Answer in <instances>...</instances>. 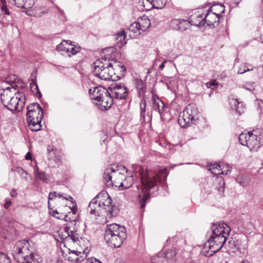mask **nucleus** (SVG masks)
I'll list each match as a JSON object with an SVG mask.
<instances>
[{
    "instance_id": "nucleus-1",
    "label": "nucleus",
    "mask_w": 263,
    "mask_h": 263,
    "mask_svg": "<svg viewBox=\"0 0 263 263\" xmlns=\"http://www.w3.org/2000/svg\"><path fill=\"white\" fill-rule=\"evenodd\" d=\"M133 169L135 175L140 178L142 185L141 193L138 195V199L141 208H143L145 205L146 200L149 197L148 191L156 187L158 183L165 184L168 173L166 168L159 171L147 170L144 172L139 165L133 166Z\"/></svg>"
},
{
    "instance_id": "nucleus-2",
    "label": "nucleus",
    "mask_w": 263,
    "mask_h": 263,
    "mask_svg": "<svg viewBox=\"0 0 263 263\" xmlns=\"http://www.w3.org/2000/svg\"><path fill=\"white\" fill-rule=\"evenodd\" d=\"M93 65L95 75L105 81H116L117 78L123 76L126 71V67L121 62H110L106 59L97 60Z\"/></svg>"
},
{
    "instance_id": "nucleus-3",
    "label": "nucleus",
    "mask_w": 263,
    "mask_h": 263,
    "mask_svg": "<svg viewBox=\"0 0 263 263\" xmlns=\"http://www.w3.org/2000/svg\"><path fill=\"white\" fill-rule=\"evenodd\" d=\"M212 234L203 247L205 256H212L220 250L225 243L230 232V227L224 222L214 223L212 227Z\"/></svg>"
},
{
    "instance_id": "nucleus-4",
    "label": "nucleus",
    "mask_w": 263,
    "mask_h": 263,
    "mask_svg": "<svg viewBox=\"0 0 263 263\" xmlns=\"http://www.w3.org/2000/svg\"><path fill=\"white\" fill-rule=\"evenodd\" d=\"M88 210L91 214L100 216L106 213L107 218L116 216L118 210L112 204V200L108 193L102 191L90 202Z\"/></svg>"
},
{
    "instance_id": "nucleus-5",
    "label": "nucleus",
    "mask_w": 263,
    "mask_h": 263,
    "mask_svg": "<svg viewBox=\"0 0 263 263\" xmlns=\"http://www.w3.org/2000/svg\"><path fill=\"white\" fill-rule=\"evenodd\" d=\"M28 241L23 240L16 242L13 249V256L19 263H40L41 258L29 249Z\"/></svg>"
},
{
    "instance_id": "nucleus-6",
    "label": "nucleus",
    "mask_w": 263,
    "mask_h": 263,
    "mask_svg": "<svg viewBox=\"0 0 263 263\" xmlns=\"http://www.w3.org/2000/svg\"><path fill=\"white\" fill-rule=\"evenodd\" d=\"M93 103L101 110H107L114 104V97L107 89L98 86L91 87L89 90Z\"/></svg>"
},
{
    "instance_id": "nucleus-7",
    "label": "nucleus",
    "mask_w": 263,
    "mask_h": 263,
    "mask_svg": "<svg viewBox=\"0 0 263 263\" xmlns=\"http://www.w3.org/2000/svg\"><path fill=\"white\" fill-rule=\"evenodd\" d=\"M124 227L116 223L107 224L104 233V240L112 248H119L126 238Z\"/></svg>"
},
{
    "instance_id": "nucleus-8",
    "label": "nucleus",
    "mask_w": 263,
    "mask_h": 263,
    "mask_svg": "<svg viewBox=\"0 0 263 263\" xmlns=\"http://www.w3.org/2000/svg\"><path fill=\"white\" fill-rule=\"evenodd\" d=\"M127 173V170L125 166L122 165L112 164L105 169L103 179L108 187L115 186L119 188L125 174Z\"/></svg>"
},
{
    "instance_id": "nucleus-9",
    "label": "nucleus",
    "mask_w": 263,
    "mask_h": 263,
    "mask_svg": "<svg viewBox=\"0 0 263 263\" xmlns=\"http://www.w3.org/2000/svg\"><path fill=\"white\" fill-rule=\"evenodd\" d=\"M239 140L242 145L247 146L252 152H255L263 143V133L259 129L242 132L239 136Z\"/></svg>"
},
{
    "instance_id": "nucleus-10",
    "label": "nucleus",
    "mask_w": 263,
    "mask_h": 263,
    "mask_svg": "<svg viewBox=\"0 0 263 263\" xmlns=\"http://www.w3.org/2000/svg\"><path fill=\"white\" fill-rule=\"evenodd\" d=\"M198 110L196 105L190 104L180 113L178 123L182 127H186L198 119Z\"/></svg>"
},
{
    "instance_id": "nucleus-11",
    "label": "nucleus",
    "mask_w": 263,
    "mask_h": 263,
    "mask_svg": "<svg viewBox=\"0 0 263 263\" xmlns=\"http://www.w3.org/2000/svg\"><path fill=\"white\" fill-rule=\"evenodd\" d=\"M25 103V97L24 93L18 91L4 105L10 110L20 111L23 109Z\"/></svg>"
},
{
    "instance_id": "nucleus-12",
    "label": "nucleus",
    "mask_w": 263,
    "mask_h": 263,
    "mask_svg": "<svg viewBox=\"0 0 263 263\" xmlns=\"http://www.w3.org/2000/svg\"><path fill=\"white\" fill-rule=\"evenodd\" d=\"M215 8L219 9L221 13L224 12V6L222 5H214V7H211L204 16L205 23H206L208 26H214L215 24H218L220 18L219 14L216 12H213Z\"/></svg>"
},
{
    "instance_id": "nucleus-13",
    "label": "nucleus",
    "mask_w": 263,
    "mask_h": 263,
    "mask_svg": "<svg viewBox=\"0 0 263 263\" xmlns=\"http://www.w3.org/2000/svg\"><path fill=\"white\" fill-rule=\"evenodd\" d=\"M15 80L16 76L15 75L10 76L6 79V81L11 85V87H7L1 94V101L4 104L8 102L9 100L13 97V95H15V93L17 92H15L16 87H17L15 84Z\"/></svg>"
},
{
    "instance_id": "nucleus-14",
    "label": "nucleus",
    "mask_w": 263,
    "mask_h": 263,
    "mask_svg": "<svg viewBox=\"0 0 263 263\" xmlns=\"http://www.w3.org/2000/svg\"><path fill=\"white\" fill-rule=\"evenodd\" d=\"M27 120L31 121L42 120L43 111L41 106L37 103H31L27 106Z\"/></svg>"
},
{
    "instance_id": "nucleus-15",
    "label": "nucleus",
    "mask_w": 263,
    "mask_h": 263,
    "mask_svg": "<svg viewBox=\"0 0 263 263\" xmlns=\"http://www.w3.org/2000/svg\"><path fill=\"white\" fill-rule=\"evenodd\" d=\"M109 89L115 99H125L128 94L127 87L122 83L112 84Z\"/></svg>"
},
{
    "instance_id": "nucleus-16",
    "label": "nucleus",
    "mask_w": 263,
    "mask_h": 263,
    "mask_svg": "<svg viewBox=\"0 0 263 263\" xmlns=\"http://www.w3.org/2000/svg\"><path fill=\"white\" fill-rule=\"evenodd\" d=\"M82 252L76 250L70 251L68 256V260L72 263H80L84 261L88 253V247L82 248Z\"/></svg>"
},
{
    "instance_id": "nucleus-17",
    "label": "nucleus",
    "mask_w": 263,
    "mask_h": 263,
    "mask_svg": "<svg viewBox=\"0 0 263 263\" xmlns=\"http://www.w3.org/2000/svg\"><path fill=\"white\" fill-rule=\"evenodd\" d=\"M170 26L173 29L183 32L190 29L191 26L189 20L175 18L170 22Z\"/></svg>"
},
{
    "instance_id": "nucleus-18",
    "label": "nucleus",
    "mask_w": 263,
    "mask_h": 263,
    "mask_svg": "<svg viewBox=\"0 0 263 263\" xmlns=\"http://www.w3.org/2000/svg\"><path fill=\"white\" fill-rule=\"evenodd\" d=\"M143 8L146 10H150L152 8L161 9L166 4V0H140Z\"/></svg>"
},
{
    "instance_id": "nucleus-19",
    "label": "nucleus",
    "mask_w": 263,
    "mask_h": 263,
    "mask_svg": "<svg viewBox=\"0 0 263 263\" xmlns=\"http://www.w3.org/2000/svg\"><path fill=\"white\" fill-rule=\"evenodd\" d=\"M152 102V109L155 111H157L162 118L165 108L164 104L156 95H153Z\"/></svg>"
},
{
    "instance_id": "nucleus-20",
    "label": "nucleus",
    "mask_w": 263,
    "mask_h": 263,
    "mask_svg": "<svg viewBox=\"0 0 263 263\" xmlns=\"http://www.w3.org/2000/svg\"><path fill=\"white\" fill-rule=\"evenodd\" d=\"M189 21L191 26L194 25L201 27L205 24L204 16L202 14H194L190 16Z\"/></svg>"
},
{
    "instance_id": "nucleus-21",
    "label": "nucleus",
    "mask_w": 263,
    "mask_h": 263,
    "mask_svg": "<svg viewBox=\"0 0 263 263\" xmlns=\"http://www.w3.org/2000/svg\"><path fill=\"white\" fill-rule=\"evenodd\" d=\"M230 104L231 105L232 109H234L238 115H240L241 113L244 112L245 106L242 103L239 101L238 99H230Z\"/></svg>"
},
{
    "instance_id": "nucleus-22",
    "label": "nucleus",
    "mask_w": 263,
    "mask_h": 263,
    "mask_svg": "<svg viewBox=\"0 0 263 263\" xmlns=\"http://www.w3.org/2000/svg\"><path fill=\"white\" fill-rule=\"evenodd\" d=\"M30 0H9V2L12 5H14L18 8L28 9L31 8L33 6Z\"/></svg>"
},
{
    "instance_id": "nucleus-23",
    "label": "nucleus",
    "mask_w": 263,
    "mask_h": 263,
    "mask_svg": "<svg viewBox=\"0 0 263 263\" xmlns=\"http://www.w3.org/2000/svg\"><path fill=\"white\" fill-rule=\"evenodd\" d=\"M128 31L129 36L133 38L138 37L143 32L137 22H135L129 26Z\"/></svg>"
},
{
    "instance_id": "nucleus-24",
    "label": "nucleus",
    "mask_w": 263,
    "mask_h": 263,
    "mask_svg": "<svg viewBox=\"0 0 263 263\" xmlns=\"http://www.w3.org/2000/svg\"><path fill=\"white\" fill-rule=\"evenodd\" d=\"M214 187L218 191L219 194L222 195L225 189V182L223 178L220 177H216L214 181Z\"/></svg>"
},
{
    "instance_id": "nucleus-25",
    "label": "nucleus",
    "mask_w": 263,
    "mask_h": 263,
    "mask_svg": "<svg viewBox=\"0 0 263 263\" xmlns=\"http://www.w3.org/2000/svg\"><path fill=\"white\" fill-rule=\"evenodd\" d=\"M57 197H58L59 198L62 197L64 199H65L66 200H69V201H71L72 202H73V198L70 195H66L65 194H63L62 193H57L56 192H50L49 194V196L48 197V206H50L49 201L54 199Z\"/></svg>"
},
{
    "instance_id": "nucleus-26",
    "label": "nucleus",
    "mask_w": 263,
    "mask_h": 263,
    "mask_svg": "<svg viewBox=\"0 0 263 263\" xmlns=\"http://www.w3.org/2000/svg\"><path fill=\"white\" fill-rule=\"evenodd\" d=\"M139 26L140 29L142 32L145 31L147 28L151 26V22L147 17L143 16L142 17L139 18L137 21Z\"/></svg>"
},
{
    "instance_id": "nucleus-27",
    "label": "nucleus",
    "mask_w": 263,
    "mask_h": 263,
    "mask_svg": "<svg viewBox=\"0 0 263 263\" xmlns=\"http://www.w3.org/2000/svg\"><path fill=\"white\" fill-rule=\"evenodd\" d=\"M133 182V176L132 175L130 176H127V175H124V178L123 179V181L120 184V186L119 189L120 190H122L124 189H128L131 186Z\"/></svg>"
},
{
    "instance_id": "nucleus-28",
    "label": "nucleus",
    "mask_w": 263,
    "mask_h": 263,
    "mask_svg": "<svg viewBox=\"0 0 263 263\" xmlns=\"http://www.w3.org/2000/svg\"><path fill=\"white\" fill-rule=\"evenodd\" d=\"M70 235L68 242L72 241L74 243L79 245L82 248V244L85 241L82 238H79L78 234H75L72 230L70 231Z\"/></svg>"
},
{
    "instance_id": "nucleus-29",
    "label": "nucleus",
    "mask_w": 263,
    "mask_h": 263,
    "mask_svg": "<svg viewBox=\"0 0 263 263\" xmlns=\"http://www.w3.org/2000/svg\"><path fill=\"white\" fill-rule=\"evenodd\" d=\"M69 228L68 227H65L63 229H61L59 232V236L61 241L65 240L68 242L70 235Z\"/></svg>"
},
{
    "instance_id": "nucleus-30",
    "label": "nucleus",
    "mask_w": 263,
    "mask_h": 263,
    "mask_svg": "<svg viewBox=\"0 0 263 263\" xmlns=\"http://www.w3.org/2000/svg\"><path fill=\"white\" fill-rule=\"evenodd\" d=\"M42 120H36L31 121H27L29 128L32 131L37 132L40 130L41 128V122Z\"/></svg>"
},
{
    "instance_id": "nucleus-31",
    "label": "nucleus",
    "mask_w": 263,
    "mask_h": 263,
    "mask_svg": "<svg viewBox=\"0 0 263 263\" xmlns=\"http://www.w3.org/2000/svg\"><path fill=\"white\" fill-rule=\"evenodd\" d=\"M136 88L138 91L139 96H141L144 93L146 87L143 80L141 79L136 80Z\"/></svg>"
},
{
    "instance_id": "nucleus-32",
    "label": "nucleus",
    "mask_w": 263,
    "mask_h": 263,
    "mask_svg": "<svg viewBox=\"0 0 263 263\" xmlns=\"http://www.w3.org/2000/svg\"><path fill=\"white\" fill-rule=\"evenodd\" d=\"M221 167V164L214 163L209 165L208 166V169L212 174L218 175H220V173H222L220 171Z\"/></svg>"
},
{
    "instance_id": "nucleus-33",
    "label": "nucleus",
    "mask_w": 263,
    "mask_h": 263,
    "mask_svg": "<svg viewBox=\"0 0 263 263\" xmlns=\"http://www.w3.org/2000/svg\"><path fill=\"white\" fill-rule=\"evenodd\" d=\"M236 181L242 186H246L249 183V179L244 175H238L236 178Z\"/></svg>"
},
{
    "instance_id": "nucleus-34",
    "label": "nucleus",
    "mask_w": 263,
    "mask_h": 263,
    "mask_svg": "<svg viewBox=\"0 0 263 263\" xmlns=\"http://www.w3.org/2000/svg\"><path fill=\"white\" fill-rule=\"evenodd\" d=\"M161 252L164 253L163 255L164 258L167 260H174V257L176 255V252L174 248L165 251V250L161 251Z\"/></svg>"
},
{
    "instance_id": "nucleus-35",
    "label": "nucleus",
    "mask_w": 263,
    "mask_h": 263,
    "mask_svg": "<svg viewBox=\"0 0 263 263\" xmlns=\"http://www.w3.org/2000/svg\"><path fill=\"white\" fill-rule=\"evenodd\" d=\"M68 41H63L61 43L57 46L56 49L59 51H65L67 53H69L70 48L68 47Z\"/></svg>"
},
{
    "instance_id": "nucleus-36",
    "label": "nucleus",
    "mask_w": 263,
    "mask_h": 263,
    "mask_svg": "<svg viewBox=\"0 0 263 263\" xmlns=\"http://www.w3.org/2000/svg\"><path fill=\"white\" fill-rule=\"evenodd\" d=\"M164 253L159 252L156 255L153 256L151 258L152 263H163L165 259L163 255Z\"/></svg>"
},
{
    "instance_id": "nucleus-37",
    "label": "nucleus",
    "mask_w": 263,
    "mask_h": 263,
    "mask_svg": "<svg viewBox=\"0 0 263 263\" xmlns=\"http://www.w3.org/2000/svg\"><path fill=\"white\" fill-rule=\"evenodd\" d=\"M35 174H37L38 178L43 182L47 183L48 181V178L44 172H40L37 168H36Z\"/></svg>"
},
{
    "instance_id": "nucleus-38",
    "label": "nucleus",
    "mask_w": 263,
    "mask_h": 263,
    "mask_svg": "<svg viewBox=\"0 0 263 263\" xmlns=\"http://www.w3.org/2000/svg\"><path fill=\"white\" fill-rule=\"evenodd\" d=\"M146 103L144 99L141 100L140 103V117L142 118L143 120H145V112L146 110Z\"/></svg>"
},
{
    "instance_id": "nucleus-39",
    "label": "nucleus",
    "mask_w": 263,
    "mask_h": 263,
    "mask_svg": "<svg viewBox=\"0 0 263 263\" xmlns=\"http://www.w3.org/2000/svg\"><path fill=\"white\" fill-rule=\"evenodd\" d=\"M255 83L253 82H244L242 85L243 88L250 91H252L255 89Z\"/></svg>"
},
{
    "instance_id": "nucleus-40",
    "label": "nucleus",
    "mask_w": 263,
    "mask_h": 263,
    "mask_svg": "<svg viewBox=\"0 0 263 263\" xmlns=\"http://www.w3.org/2000/svg\"><path fill=\"white\" fill-rule=\"evenodd\" d=\"M12 171L16 172L17 173V174H18L23 178H24L26 180L27 179V175H28V174L22 167H16L15 168H12Z\"/></svg>"
},
{
    "instance_id": "nucleus-41",
    "label": "nucleus",
    "mask_w": 263,
    "mask_h": 263,
    "mask_svg": "<svg viewBox=\"0 0 263 263\" xmlns=\"http://www.w3.org/2000/svg\"><path fill=\"white\" fill-rule=\"evenodd\" d=\"M221 166L220 174L227 175L231 171V167L228 164L221 163Z\"/></svg>"
},
{
    "instance_id": "nucleus-42",
    "label": "nucleus",
    "mask_w": 263,
    "mask_h": 263,
    "mask_svg": "<svg viewBox=\"0 0 263 263\" xmlns=\"http://www.w3.org/2000/svg\"><path fill=\"white\" fill-rule=\"evenodd\" d=\"M68 47L70 48V51H69V53H67L69 56L74 55L80 51V48L79 47L73 46L70 45H68Z\"/></svg>"
},
{
    "instance_id": "nucleus-43",
    "label": "nucleus",
    "mask_w": 263,
    "mask_h": 263,
    "mask_svg": "<svg viewBox=\"0 0 263 263\" xmlns=\"http://www.w3.org/2000/svg\"><path fill=\"white\" fill-rule=\"evenodd\" d=\"M0 263H11L8 256L3 252H0Z\"/></svg>"
},
{
    "instance_id": "nucleus-44",
    "label": "nucleus",
    "mask_w": 263,
    "mask_h": 263,
    "mask_svg": "<svg viewBox=\"0 0 263 263\" xmlns=\"http://www.w3.org/2000/svg\"><path fill=\"white\" fill-rule=\"evenodd\" d=\"M1 8L2 11L6 15H9L10 12L6 6L5 0H1Z\"/></svg>"
},
{
    "instance_id": "nucleus-45",
    "label": "nucleus",
    "mask_w": 263,
    "mask_h": 263,
    "mask_svg": "<svg viewBox=\"0 0 263 263\" xmlns=\"http://www.w3.org/2000/svg\"><path fill=\"white\" fill-rule=\"evenodd\" d=\"M125 37V33L123 30L117 33L115 35V39L118 42H122Z\"/></svg>"
},
{
    "instance_id": "nucleus-46",
    "label": "nucleus",
    "mask_w": 263,
    "mask_h": 263,
    "mask_svg": "<svg viewBox=\"0 0 263 263\" xmlns=\"http://www.w3.org/2000/svg\"><path fill=\"white\" fill-rule=\"evenodd\" d=\"M30 88L32 92L36 91V92L39 95V97L42 96V95L39 91L38 86L35 82H32L30 83Z\"/></svg>"
},
{
    "instance_id": "nucleus-47",
    "label": "nucleus",
    "mask_w": 263,
    "mask_h": 263,
    "mask_svg": "<svg viewBox=\"0 0 263 263\" xmlns=\"http://www.w3.org/2000/svg\"><path fill=\"white\" fill-rule=\"evenodd\" d=\"M251 70H252V69H249V68L247 67L245 65H242L238 69V74H243L245 73L247 71H249Z\"/></svg>"
},
{
    "instance_id": "nucleus-48",
    "label": "nucleus",
    "mask_w": 263,
    "mask_h": 263,
    "mask_svg": "<svg viewBox=\"0 0 263 263\" xmlns=\"http://www.w3.org/2000/svg\"><path fill=\"white\" fill-rule=\"evenodd\" d=\"M85 263H101V262L95 258H89L87 259Z\"/></svg>"
},
{
    "instance_id": "nucleus-49",
    "label": "nucleus",
    "mask_w": 263,
    "mask_h": 263,
    "mask_svg": "<svg viewBox=\"0 0 263 263\" xmlns=\"http://www.w3.org/2000/svg\"><path fill=\"white\" fill-rule=\"evenodd\" d=\"M11 205V200L9 199H6V202L4 205V207L5 209H8L10 207V206Z\"/></svg>"
},
{
    "instance_id": "nucleus-50",
    "label": "nucleus",
    "mask_w": 263,
    "mask_h": 263,
    "mask_svg": "<svg viewBox=\"0 0 263 263\" xmlns=\"http://www.w3.org/2000/svg\"><path fill=\"white\" fill-rule=\"evenodd\" d=\"M217 83L215 80H213L212 81H210L209 82H208L206 83V86L208 88H210L212 86H216L217 85Z\"/></svg>"
},
{
    "instance_id": "nucleus-51",
    "label": "nucleus",
    "mask_w": 263,
    "mask_h": 263,
    "mask_svg": "<svg viewBox=\"0 0 263 263\" xmlns=\"http://www.w3.org/2000/svg\"><path fill=\"white\" fill-rule=\"evenodd\" d=\"M31 154L30 152H28L25 156V159L29 160L31 159Z\"/></svg>"
},
{
    "instance_id": "nucleus-52",
    "label": "nucleus",
    "mask_w": 263,
    "mask_h": 263,
    "mask_svg": "<svg viewBox=\"0 0 263 263\" xmlns=\"http://www.w3.org/2000/svg\"><path fill=\"white\" fill-rule=\"evenodd\" d=\"M166 62V60H164L162 63L159 66V69L162 70L163 69L164 67V64Z\"/></svg>"
},
{
    "instance_id": "nucleus-53",
    "label": "nucleus",
    "mask_w": 263,
    "mask_h": 263,
    "mask_svg": "<svg viewBox=\"0 0 263 263\" xmlns=\"http://www.w3.org/2000/svg\"><path fill=\"white\" fill-rule=\"evenodd\" d=\"M10 194H11V195L12 197H14L17 194L15 190H12Z\"/></svg>"
},
{
    "instance_id": "nucleus-54",
    "label": "nucleus",
    "mask_w": 263,
    "mask_h": 263,
    "mask_svg": "<svg viewBox=\"0 0 263 263\" xmlns=\"http://www.w3.org/2000/svg\"><path fill=\"white\" fill-rule=\"evenodd\" d=\"M58 9V11L59 12V13L62 14V15H64V11L63 10H62L61 9H60L59 7H57Z\"/></svg>"
},
{
    "instance_id": "nucleus-55",
    "label": "nucleus",
    "mask_w": 263,
    "mask_h": 263,
    "mask_svg": "<svg viewBox=\"0 0 263 263\" xmlns=\"http://www.w3.org/2000/svg\"><path fill=\"white\" fill-rule=\"evenodd\" d=\"M260 40L263 43V34L260 35Z\"/></svg>"
},
{
    "instance_id": "nucleus-56",
    "label": "nucleus",
    "mask_w": 263,
    "mask_h": 263,
    "mask_svg": "<svg viewBox=\"0 0 263 263\" xmlns=\"http://www.w3.org/2000/svg\"><path fill=\"white\" fill-rule=\"evenodd\" d=\"M187 263H197L196 261H189Z\"/></svg>"
},
{
    "instance_id": "nucleus-57",
    "label": "nucleus",
    "mask_w": 263,
    "mask_h": 263,
    "mask_svg": "<svg viewBox=\"0 0 263 263\" xmlns=\"http://www.w3.org/2000/svg\"><path fill=\"white\" fill-rule=\"evenodd\" d=\"M46 263H54V262L52 260H49V261L46 262Z\"/></svg>"
},
{
    "instance_id": "nucleus-58",
    "label": "nucleus",
    "mask_w": 263,
    "mask_h": 263,
    "mask_svg": "<svg viewBox=\"0 0 263 263\" xmlns=\"http://www.w3.org/2000/svg\"><path fill=\"white\" fill-rule=\"evenodd\" d=\"M241 263H249V262L247 261H245L242 262Z\"/></svg>"
},
{
    "instance_id": "nucleus-59",
    "label": "nucleus",
    "mask_w": 263,
    "mask_h": 263,
    "mask_svg": "<svg viewBox=\"0 0 263 263\" xmlns=\"http://www.w3.org/2000/svg\"><path fill=\"white\" fill-rule=\"evenodd\" d=\"M72 211H73V213L75 214V212H74V210H72Z\"/></svg>"
},
{
    "instance_id": "nucleus-60",
    "label": "nucleus",
    "mask_w": 263,
    "mask_h": 263,
    "mask_svg": "<svg viewBox=\"0 0 263 263\" xmlns=\"http://www.w3.org/2000/svg\"><path fill=\"white\" fill-rule=\"evenodd\" d=\"M86 242H87V243H89V242H88V240H86Z\"/></svg>"
}]
</instances>
